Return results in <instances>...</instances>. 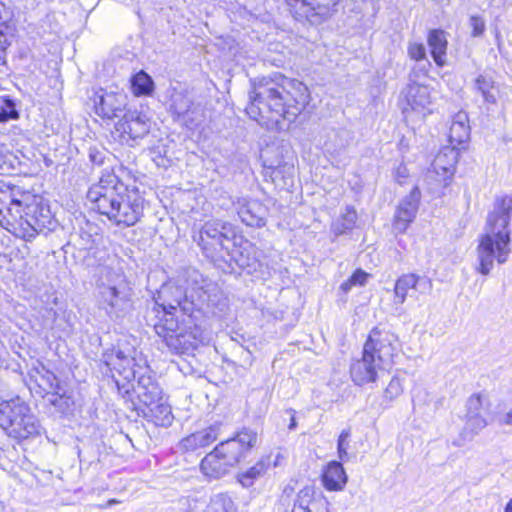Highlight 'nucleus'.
<instances>
[{"label":"nucleus","mask_w":512,"mask_h":512,"mask_svg":"<svg viewBox=\"0 0 512 512\" xmlns=\"http://www.w3.org/2000/svg\"><path fill=\"white\" fill-rule=\"evenodd\" d=\"M253 83L246 106L248 116L270 130H283L293 123L309 102L307 87L300 81L279 76Z\"/></svg>","instance_id":"obj_1"},{"label":"nucleus","mask_w":512,"mask_h":512,"mask_svg":"<svg viewBox=\"0 0 512 512\" xmlns=\"http://www.w3.org/2000/svg\"><path fill=\"white\" fill-rule=\"evenodd\" d=\"M91 207L117 226L130 227L142 217L144 199L136 187H128L113 172H103L87 192Z\"/></svg>","instance_id":"obj_2"},{"label":"nucleus","mask_w":512,"mask_h":512,"mask_svg":"<svg viewBox=\"0 0 512 512\" xmlns=\"http://www.w3.org/2000/svg\"><path fill=\"white\" fill-rule=\"evenodd\" d=\"M512 217V197L501 196L494 201L488 213L485 233L477 246V271L488 275L493 269L494 261L504 264L511 253V231L509 223Z\"/></svg>","instance_id":"obj_3"},{"label":"nucleus","mask_w":512,"mask_h":512,"mask_svg":"<svg viewBox=\"0 0 512 512\" xmlns=\"http://www.w3.org/2000/svg\"><path fill=\"white\" fill-rule=\"evenodd\" d=\"M398 346V337L394 333L373 329L363 346L361 356L351 361L352 381L358 386L376 382L391 368Z\"/></svg>","instance_id":"obj_4"},{"label":"nucleus","mask_w":512,"mask_h":512,"mask_svg":"<svg viewBox=\"0 0 512 512\" xmlns=\"http://www.w3.org/2000/svg\"><path fill=\"white\" fill-rule=\"evenodd\" d=\"M0 427L18 440L28 439L40 432V424L30 407L19 397L0 403Z\"/></svg>","instance_id":"obj_5"},{"label":"nucleus","mask_w":512,"mask_h":512,"mask_svg":"<svg viewBox=\"0 0 512 512\" xmlns=\"http://www.w3.org/2000/svg\"><path fill=\"white\" fill-rule=\"evenodd\" d=\"M235 234V228L231 223L218 219L209 220L199 231L198 245L211 255L228 251Z\"/></svg>","instance_id":"obj_6"},{"label":"nucleus","mask_w":512,"mask_h":512,"mask_svg":"<svg viewBox=\"0 0 512 512\" xmlns=\"http://www.w3.org/2000/svg\"><path fill=\"white\" fill-rule=\"evenodd\" d=\"M169 111L175 122L189 130L199 127L205 119L201 105L194 103L189 94L180 91L171 94Z\"/></svg>","instance_id":"obj_7"},{"label":"nucleus","mask_w":512,"mask_h":512,"mask_svg":"<svg viewBox=\"0 0 512 512\" xmlns=\"http://www.w3.org/2000/svg\"><path fill=\"white\" fill-rule=\"evenodd\" d=\"M339 0H289L290 12L297 20L318 23L337 11Z\"/></svg>","instance_id":"obj_8"},{"label":"nucleus","mask_w":512,"mask_h":512,"mask_svg":"<svg viewBox=\"0 0 512 512\" xmlns=\"http://www.w3.org/2000/svg\"><path fill=\"white\" fill-rule=\"evenodd\" d=\"M257 438L256 432L243 429L235 437L219 443L216 448L224 460L233 467L256 445Z\"/></svg>","instance_id":"obj_9"},{"label":"nucleus","mask_w":512,"mask_h":512,"mask_svg":"<svg viewBox=\"0 0 512 512\" xmlns=\"http://www.w3.org/2000/svg\"><path fill=\"white\" fill-rule=\"evenodd\" d=\"M150 127V119L144 113L137 110H128L116 123L115 130L119 133L121 140L129 144L130 141H135L147 135Z\"/></svg>","instance_id":"obj_10"},{"label":"nucleus","mask_w":512,"mask_h":512,"mask_svg":"<svg viewBox=\"0 0 512 512\" xmlns=\"http://www.w3.org/2000/svg\"><path fill=\"white\" fill-rule=\"evenodd\" d=\"M117 279L121 280V276L117 275ZM128 297L125 293L123 283L102 284L99 291V304L110 316L117 315L123 311L128 305Z\"/></svg>","instance_id":"obj_11"},{"label":"nucleus","mask_w":512,"mask_h":512,"mask_svg":"<svg viewBox=\"0 0 512 512\" xmlns=\"http://www.w3.org/2000/svg\"><path fill=\"white\" fill-rule=\"evenodd\" d=\"M459 158V148L444 147L436 155L432 163V171L436 180L443 186L447 187L455 173V166Z\"/></svg>","instance_id":"obj_12"},{"label":"nucleus","mask_w":512,"mask_h":512,"mask_svg":"<svg viewBox=\"0 0 512 512\" xmlns=\"http://www.w3.org/2000/svg\"><path fill=\"white\" fill-rule=\"evenodd\" d=\"M127 99V95L122 91L102 90L94 99L96 113L108 119L119 117L126 109Z\"/></svg>","instance_id":"obj_13"},{"label":"nucleus","mask_w":512,"mask_h":512,"mask_svg":"<svg viewBox=\"0 0 512 512\" xmlns=\"http://www.w3.org/2000/svg\"><path fill=\"white\" fill-rule=\"evenodd\" d=\"M233 205L241 221L247 226L257 228L265 226L268 210L261 202L238 198L237 201L233 202Z\"/></svg>","instance_id":"obj_14"},{"label":"nucleus","mask_w":512,"mask_h":512,"mask_svg":"<svg viewBox=\"0 0 512 512\" xmlns=\"http://www.w3.org/2000/svg\"><path fill=\"white\" fill-rule=\"evenodd\" d=\"M403 94L407 103L404 112L410 109L423 116L431 113L432 97L428 86L412 81L407 85Z\"/></svg>","instance_id":"obj_15"},{"label":"nucleus","mask_w":512,"mask_h":512,"mask_svg":"<svg viewBox=\"0 0 512 512\" xmlns=\"http://www.w3.org/2000/svg\"><path fill=\"white\" fill-rule=\"evenodd\" d=\"M20 197L16 193L12 194L10 204L7 207V212L10 217L8 220L9 225H18L23 230L25 228V218L30 216L31 212H36L38 206L35 203V196L29 193H19Z\"/></svg>","instance_id":"obj_16"},{"label":"nucleus","mask_w":512,"mask_h":512,"mask_svg":"<svg viewBox=\"0 0 512 512\" xmlns=\"http://www.w3.org/2000/svg\"><path fill=\"white\" fill-rule=\"evenodd\" d=\"M328 509L327 500L314 487L305 486L297 493L291 512H327Z\"/></svg>","instance_id":"obj_17"},{"label":"nucleus","mask_w":512,"mask_h":512,"mask_svg":"<svg viewBox=\"0 0 512 512\" xmlns=\"http://www.w3.org/2000/svg\"><path fill=\"white\" fill-rule=\"evenodd\" d=\"M420 200V190L414 187L408 196L399 204L395 215V228L398 231H405L408 225L416 216Z\"/></svg>","instance_id":"obj_18"},{"label":"nucleus","mask_w":512,"mask_h":512,"mask_svg":"<svg viewBox=\"0 0 512 512\" xmlns=\"http://www.w3.org/2000/svg\"><path fill=\"white\" fill-rule=\"evenodd\" d=\"M431 287L432 283L427 278L419 277L413 273L404 274L395 283L394 303L399 305L403 304L406 300L409 290L411 289L424 292L425 290H430Z\"/></svg>","instance_id":"obj_19"},{"label":"nucleus","mask_w":512,"mask_h":512,"mask_svg":"<svg viewBox=\"0 0 512 512\" xmlns=\"http://www.w3.org/2000/svg\"><path fill=\"white\" fill-rule=\"evenodd\" d=\"M135 380H137V384L133 386V389L140 402L145 406L162 401V390L150 375L139 374Z\"/></svg>","instance_id":"obj_20"},{"label":"nucleus","mask_w":512,"mask_h":512,"mask_svg":"<svg viewBox=\"0 0 512 512\" xmlns=\"http://www.w3.org/2000/svg\"><path fill=\"white\" fill-rule=\"evenodd\" d=\"M104 362L111 370H116L128 382L133 381L140 374L134 368V359L126 356L122 351L104 354Z\"/></svg>","instance_id":"obj_21"},{"label":"nucleus","mask_w":512,"mask_h":512,"mask_svg":"<svg viewBox=\"0 0 512 512\" xmlns=\"http://www.w3.org/2000/svg\"><path fill=\"white\" fill-rule=\"evenodd\" d=\"M200 468L205 477L209 479H219L228 473L232 467L218 453V450L215 447L212 452L208 453L203 458Z\"/></svg>","instance_id":"obj_22"},{"label":"nucleus","mask_w":512,"mask_h":512,"mask_svg":"<svg viewBox=\"0 0 512 512\" xmlns=\"http://www.w3.org/2000/svg\"><path fill=\"white\" fill-rule=\"evenodd\" d=\"M164 342L173 353L183 354L195 349L199 341L193 332L183 328L168 336Z\"/></svg>","instance_id":"obj_23"},{"label":"nucleus","mask_w":512,"mask_h":512,"mask_svg":"<svg viewBox=\"0 0 512 512\" xmlns=\"http://www.w3.org/2000/svg\"><path fill=\"white\" fill-rule=\"evenodd\" d=\"M348 477L340 462L332 461L327 464L322 474L323 486L329 491H341Z\"/></svg>","instance_id":"obj_24"},{"label":"nucleus","mask_w":512,"mask_h":512,"mask_svg":"<svg viewBox=\"0 0 512 512\" xmlns=\"http://www.w3.org/2000/svg\"><path fill=\"white\" fill-rule=\"evenodd\" d=\"M35 203L38 206L36 212H31L30 216L25 218V233L32 237L35 234L42 232L44 229L48 228L51 224V215L48 208L41 206L38 203L37 198L35 197Z\"/></svg>","instance_id":"obj_25"},{"label":"nucleus","mask_w":512,"mask_h":512,"mask_svg":"<svg viewBox=\"0 0 512 512\" xmlns=\"http://www.w3.org/2000/svg\"><path fill=\"white\" fill-rule=\"evenodd\" d=\"M470 137V127L468 124V116L465 112L457 113L452 120L449 130V147L459 148L458 146L465 144Z\"/></svg>","instance_id":"obj_26"},{"label":"nucleus","mask_w":512,"mask_h":512,"mask_svg":"<svg viewBox=\"0 0 512 512\" xmlns=\"http://www.w3.org/2000/svg\"><path fill=\"white\" fill-rule=\"evenodd\" d=\"M180 305V301L178 299L174 300L173 303L161 304L164 311V319L161 320L160 323L154 325L155 332L158 336L162 337L163 340H166L168 336L171 334H175L179 329H183L184 327H180L178 322L174 319V315L172 310H176Z\"/></svg>","instance_id":"obj_27"},{"label":"nucleus","mask_w":512,"mask_h":512,"mask_svg":"<svg viewBox=\"0 0 512 512\" xmlns=\"http://www.w3.org/2000/svg\"><path fill=\"white\" fill-rule=\"evenodd\" d=\"M217 437V429L215 427H209L189 435L182 440V445L187 450H195L210 445Z\"/></svg>","instance_id":"obj_28"},{"label":"nucleus","mask_w":512,"mask_h":512,"mask_svg":"<svg viewBox=\"0 0 512 512\" xmlns=\"http://www.w3.org/2000/svg\"><path fill=\"white\" fill-rule=\"evenodd\" d=\"M428 44L431 48V55L438 66L445 64L447 40L441 30L431 31L428 37Z\"/></svg>","instance_id":"obj_29"},{"label":"nucleus","mask_w":512,"mask_h":512,"mask_svg":"<svg viewBox=\"0 0 512 512\" xmlns=\"http://www.w3.org/2000/svg\"><path fill=\"white\" fill-rule=\"evenodd\" d=\"M356 221V210L351 206H347L340 217L333 222L331 231L334 235L340 236L348 231H351L355 227Z\"/></svg>","instance_id":"obj_30"},{"label":"nucleus","mask_w":512,"mask_h":512,"mask_svg":"<svg viewBox=\"0 0 512 512\" xmlns=\"http://www.w3.org/2000/svg\"><path fill=\"white\" fill-rule=\"evenodd\" d=\"M475 88L482 94L485 102L496 103L497 89L492 78L485 75H479L475 79Z\"/></svg>","instance_id":"obj_31"},{"label":"nucleus","mask_w":512,"mask_h":512,"mask_svg":"<svg viewBox=\"0 0 512 512\" xmlns=\"http://www.w3.org/2000/svg\"><path fill=\"white\" fill-rule=\"evenodd\" d=\"M207 512H237V507L228 494L220 493L211 498Z\"/></svg>","instance_id":"obj_32"},{"label":"nucleus","mask_w":512,"mask_h":512,"mask_svg":"<svg viewBox=\"0 0 512 512\" xmlns=\"http://www.w3.org/2000/svg\"><path fill=\"white\" fill-rule=\"evenodd\" d=\"M147 407L149 408V412L157 425L169 426L172 423L173 416L171 408L167 404L159 401Z\"/></svg>","instance_id":"obj_33"},{"label":"nucleus","mask_w":512,"mask_h":512,"mask_svg":"<svg viewBox=\"0 0 512 512\" xmlns=\"http://www.w3.org/2000/svg\"><path fill=\"white\" fill-rule=\"evenodd\" d=\"M267 467L268 465L263 460H260L248 470L239 473L237 476L238 481L243 487L248 488L253 485L255 479L259 478L266 472Z\"/></svg>","instance_id":"obj_34"},{"label":"nucleus","mask_w":512,"mask_h":512,"mask_svg":"<svg viewBox=\"0 0 512 512\" xmlns=\"http://www.w3.org/2000/svg\"><path fill=\"white\" fill-rule=\"evenodd\" d=\"M132 91L135 95H148L153 90V80L144 71L137 73L131 80Z\"/></svg>","instance_id":"obj_35"},{"label":"nucleus","mask_w":512,"mask_h":512,"mask_svg":"<svg viewBox=\"0 0 512 512\" xmlns=\"http://www.w3.org/2000/svg\"><path fill=\"white\" fill-rule=\"evenodd\" d=\"M465 428L463 436L465 439H472L487 426V421L483 415H466Z\"/></svg>","instance_id":"obj_36"},{"label":"nucleus","mask_w":512,"mask_h":512,"mask_svg":"<svg viewBox=\"0 0 512 512\" xmlns=\"http://www.w3.org/2000/svg\"><path fill=\"white\" fill-rule=\"evenodd\" d=\"M369 277L370 275L368 273L362 269H357L349 279L341 284L340 289L344 293H348L353 287L364 286Z\"/></svg>","instance_id":"obj_37"},{"label":"nucleus","mask_w":512,"mask_h":512,"mask_svg":"<svg viewBox=\"0 0 512 512\" xmlns=\"http://www.w3.org/2000/svg\"><path fill=\"white\" fill-rule=\"evenodd\" d=\"M467 413L466 415H482L483 411V400L481 395L474 394L470 396L466 403Z\"/></svg>","instance_id":"obj_38"},{"label":"nucleus","mask_w":512,"mask_h":512,"mask_svg":"<svg viewBox=\"0 0 512 512\" xmlns=\"http://www.w3.org/2000/svg\"><path fill=\"white\" fill-rule=\"evenodd\" d=\"M402 392L403 387L400 379L393 377L385 389L384 396L391 401L398 397Z\"/></svg>","instance_id":"obj_39"},{"label":"nucleus","mask_w":512,"mask_h":512,"mask_svg":"<svg viewBox=\"0 0 512 512\" xmlns=\"http://www.w3.org/2000/svg\"><path fill=\"white\" fill-rule=\"evenodd\" d=\"M350 436L349 430H343L338 438L337 449H338V457L341 460L348 459V448L349 442L348 438Z\"/></svg>","instance_id":"obj_40"},{"label":"nucleus","mask_w":512,"mask_h":512,"mask_svg":"<svg viewBox=\"0 0 512 512\" xmlns=\"http://www.w3.org/2000/svg\"><path fill=\"white\" fill-rule=\"evenodd\" d=\"M41 381L45 385L43 388L47 393H58L57 377L50 371H46L41 375Z\"/></svg>","instance_id":"obj_41"},{"label":"nucleus","mask_w":512,"mask_h":512,"mask_svg":"<svg viewBox=\"0 0 512 512\" xmlns=\"http://www.w3.org/2000/svg\"><path fill=\"white\" fill-rule=\"evenodd\" d=\"M469 23L470 27L472 28L471 35L473 37H479L484 33L486 25L482 17L473 15L470 17Z\"/></svg>","instance_id":"obj_42"},{"label":"nucleus","mask_w":512,"mask_h":512,"mask_svg":"<svg viewBox=\"0 0 512 512\" xmlns=\"http://www.w3.org/2000/svg\"><path fill=\"white\" fill-rule=\"evenodd\" d=\"M408 55L411 59L420 61L423 60L426 56V50L423 44L420 43H409L408 46Z\"/></svg>","instance_id":"obj_43"},{"label":"nucleus","mask_w":512,"mask_h":512,"mask_svg":"<svg viewBox=\"0 0 512 512\" xmlns=\"http://www.w3.org/2000/svg\"><path fill=\"white\" fill-rule=\"evenodd\" d=\"M8 46V41L6 36L3 33H0V65H4L6 63V48Z\"/></svg>","instance_id":"obj_44"},{"label":"nucleus","mask_w":512,"mask_h":512,"mask_svg":"<svg viewBox=\"0 0 512 512\" xmlns=\"http://www.w3.org/2000/svg\"><path fill=\"white\" fill-rule=\"evenodd\" d=\"M18 117L17 111L12 108L10 111L2 109L0 111V123H4L8 121L9 119H16Z\"/></svg>","instance_id":"obj_45"},{"label":"nucleus","mask_w":512,"mask_h":512,"mask_svg":"<svg viewBox=\"0 0 512 512\" xmlns=\"http://www.w3.org/2000/svg\"><path fill=\"white\" fill-rule=\"evenodd\" d=\"M501 422L505 425L512 426V406L511 409L503 416Z\"/></svg>","instance_id":"obj_46"},{"label":"nucleus","mask_w":512,"mask_h":512,"mask_svg":"<svg viewBox=\"0 0 512 512\" xmlns=\"http://www.w3.org/2000/svg\"><path fill=\"white\" fill-rule=\"evenodd\" d=\"M5 4L3 2H0V22L3 20V12L5 11ZM0 33H3L1 30H0Z\"/></svg>","instance_id":"obj_47"},{"label":"nucleus","mask_w":512,"mask_h":512,"mask_svg":"<svg viewBox=\"0 0 512 512\" xmlns=\"http://www.w3.org/2000/svg\"><path fill=\"white\" fill-rule=\"evenodd\" d=\"M504 512H512V499H510L508 501V503L506 504V507L504 509Z\"/></svg>","instance_id":"obj_48"},{"label":"nucleus","mask_w":512,"mask_h":512,"mask_svg":"<svg viewBox=\"0 0 512 512\" xmlns=\"http://www.w3.org/2000/svg\"><path fill=\"white\" fill-rule=\"evenodd\" d=\"M0 512H10L3 502H0Z\"/></svg>","instance_id":"obj_49"},{"label":"nucleus","mask_w":512,"mask_h":512,"mask_svg":"<svg viewBox=\"0 0 512 512\" xmlns=\"http://www.w3.org/2000/svg\"><path fill=\"white\" fill-rule=\"evenodd\" d=\"M295 426H296L295 419H294V418H292V419H291V423H290V425H289V429H294V428H295Z\"/></svg>","instance_id":"obj_50"},{"label":"nucleus","mask_w":512,"mask_h":512,"mask_svg":"<svg viewBox=\"0 0 512 512\" xmlns=\"http://www.w3.org/2000/svg\"><path fill=\"white\" fill-rule=\"evenodd\" d=\"M247 357L249 358V365H251V363H252V359L251 358L252 357H251L250 352H247Z\"/></svg>","instance_id":"obj_51"},{"label":"nucleus","mask_w":512,"mask_h":512,"mask_svg":"<svg viewBox=\"0 0 512 512\" xmlns=\"http://www.w3.org/2000/svg\"><path fill=\"white\" fill-rule=\"evenodd\" d=\"M279 173H280V170L279 169H275L272 174L277 176Z\"/></svg>","instance_id":"obj_52"},{"label":"nucleus","mask_w":512,"mask_h":512,"mask_svg":"<svg viewBox=\"0 0 512 512\" xmlns=\"http://www.w3.org/2000/svg\"><path fill=\"white\" fill-rule=\"evenodd\" d=\"M166 292H167V288H165V287H164V288H162V290H161V292H160V293H161V294H165Z\"/></svg>","instance_id":"obj_53"},{"label":"nucleus","mask_w":512,"mask_h":512,"mask_svg":"<svg viewBox=\"0 0 512 512\" xmlns=\"http://www.w3.org/2000/svg\"><path fill=\"white\" fill-rule=\"evenodd\" d=\"M327 512H331V511L328 509Z\"/></svg>","instance_id":"obj_54"}]
</instances>
